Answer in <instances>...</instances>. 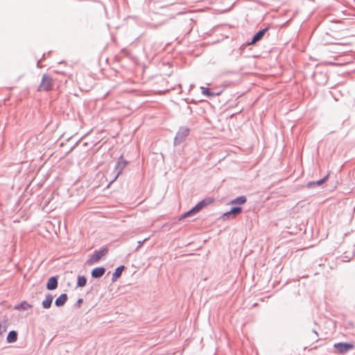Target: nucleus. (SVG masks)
I'll list each match as a JSON object with an SVG mask.
<instances>
[{"instance_id": "nucleus-7", "label": "nucleus", "mask_w": 355, "mask_h": 355, "mask_svg": "<svg viewBox=\"0 0 355 355\" xmlns=\"http://www.w3.org/2000/svg\"><path fill=\"white\" fill-rule=\"evenodd\" d=\"M268 30V28H263V29L259 31L253 36L251 42H248V44L252 45V44H254L255 43H257V42L260 41L261 40H262V38L263 37L264 35L266 34V33L267 32Z\"/></svg>"}, {"instance_id": "nucleus-27", "label": "nucleus", "mask_w": 355, "mask_h": 355, "mask_svg": "<svg viewBox=\"0 0 355 355\" xmlns=\"http://www.w3.org/2000/svg\"><path fill=\"white\" fill-rule=\"evenodd\" d=\"M83 299L80 298L77 300V302L76 303V306H77L78 307H80L81 306V304H83Z\"/></svg>"}, {"instance_id": "nucleus-15", "label": "nucleus", "mask_w": 355, "mask_h": 355, "mask_svg": "<svg viewBox=\"0 0 355 355\" xmlns=\"http://www.w3.org/2000/svg\"><path fill=\"white\" fill-rule=\"evenodd\" d=\"M53 302V295L48 293L45 296V299L42 301V304L44 309H49Z\"/></svg>"}, {"instance_id": "nucleus-25", "label": "nucleus", "mask_w": 355, "mask_h": 355, "mask_svg": "<svg viewBox=\"0 0 355 355\" xmlns=\"http://www.w3.org/2000/svg\"><path fill=\"white\" fill-rule=\"evenodd\" d=\"M6 331V327L0 322V336Z\"/></svg>"}, {"instance_id": "nucleus-14", "label": "nucleus", "mask_w": 355, "mask_h": 355, "mask_svg": "<svg viewBox=\"0 0 355 355\" xmlns=\"http://www.w3.org/2000/svg\"><path fill=\"white\" fill-rule=\"evenodd\" d=\"M68 300V296L66 293L61 294L55 301V305L56 306H62Z\"/></svg>"}, {"instance_id": "nucleus-5", "label": "nucleus", "mask_w": 355, "mask_h": 355, "mask_svg": "<svg viewBox=\"0 0 355 355\" xmlns=\"http://www.w3.org/2000/svg\"><path fill=\"white\" fill-rule=\"evenodd\" d=\"M334 347L339 354H345L354 348V345L349 343H338L334 345Z\"/></svg>"}, {"instance_id": "nucleus-10", "label": "nucleus", "mask_w": 355, "mask_h": 355, "mask_svg": "<svg viewBox=\"0 0 355 355\" xmlns=\"http://www.w3.org/2000/svg\"><path fill=\"white\" fill-rule=\"evenodd\" d=\"M212 202H213V199L211 198H205V199L202 200L201 201H200L195 206V207H196L197 210H198V211H200L202 209H203L206 206L210 205Z\"/></svg>"}, {"instance_id": "nucleus-12", "label": "nucleus", "mask_w": 355, "mask_h": 355, "mask_svg": "<svg viewBox=\"0 0 355 355\" xmlns=\"http://www.w3.org/2000/svg\"><path fill=\"white\" fill-rule=\"evenodd\" d=\"M212 202H213V199L211 198H205V199L202 200L201 201H200L195 206V207H196L197 210H198V211H200L202 209H203L206 206L210 205Z\"/></svg>"}, {"instance_id": "nucleus-22", "label": "nucleus", "mask_w": 355, "mask_h": 355, "mask_svg": "<svg viewBox=\"0 0 355 355\" xmlns=\"http://www.w3.org/2000/svg\"><path fill=\"white\" fill-rule=\"evenodd\" d=\"M87 284V279L85 276H78V281H77V286L78 287H83Z\"/></svg>"}, {"instance_id": "nucleus-1", "label": "nucleus", "mask_w": 355, "mask_h": 355, "mask_svg": "<svg viewBox=\"0 0 355 355\" xmlns=\"http://www.w3.org/2000/svg\"><path fill=\"white\" fill-rule=\"evenodd\" d=\"M190 130L187 127H180L174 138V145L178 146L183 142L189 135Z\"/></svg>"}, {"instance_id": "nucleus-26", "label": "nucleus", "mask_w": 355, "mask_h": 355, "mask_svg": "<svg viewBox=\"0 0 355 355\" xmlns=\"http://www.w3.org/2000/svg\"><path fill=\"white\" fill-rule=\"evenodd\" d=\"M147 240V239H144L143 241H138V245L136 248V250H138L139 248L141 247V245L144 244V243Z\"/></svg>"}, {"instance_id": "nucleus-17", "label": "nucleus", "mask_w": 355, "mask_h": 355, "mask_svg": "<svg viewBox=\"0 0 355 355\" xmlns=\"http://www.w3.org/2000/svg\"><path fill=\"white\" fill-rule=\"evenodd\" d=\"M329 175V174H327L323 178H322L318 181H315V182H309L307 184V187L311 188L312 187L315 186V185H318V186L322 185L328 179Z\"/></svg>"}, {"instance_id": "nucleus-2", "label": "nucleus", "mask_w": 355, "mask_h": 355, "mask_svg": "<svg viewBox=\"0 0 355 355\" xmlns=\"http://www.w3.org/2000/svg\"><path fill=\"white\" fill-rule=\"evenodd\" d=\"M53 87V79L48 74L42 76V82L38 87V91H49Z\"/></svg>"}, {"instance_id": "nucleus-19", "label": "nucleus", "mask_w": 355, "mask_h": 355, "mask_svg": "<svg viewBox=\"0 0 355 355\" xmlns=\"http://www.w3.org/2000/svg\"><path fill=\"white\" fill-rule=\"evenodd\" d=\"M247 201V198L244 196H239L233 200H231L230 204H239L242 205L244 204Z\"/></svg>"}, {"instance_id": "nucleus-8", "label": "nucleus", "mask_w": 355, "mask_h": 355, "mask_svg": "<svg viewBox=\"0 0 355 355\" xmlns=\"http://www.w3.org/2000/svg\"><path fill=\"white\" fill-rule=\"evenodd\" d=\"M58 285V277L55 276H53L49 279L46 287L48 290L53 291L57 288Z\"/></svg>"}, {"instance_id": "nucleus-28", "label": "nucleus", "mask_w": 355, "mask_h": 355, "mask_svg": "<svg viewBox=\"0 0 355 355\" xmlns=\"http://www.w3.org/2000/svg\"><path fill=\"white\" fill-rule=\"evenodd\" d=\"M190 210H191V213H192L193 215H194V214H197L198 212H199V211H198V210H197V208H196V207H195V206H194L192 209H191Z\"/></svg>"}, {"instance_id": "nucleus-29", "label": "nucleus", "mask_w": 355, "mask_h": 355, "mask_svg": "<svg viewBox=\"0 0 355 355\" xmlns=\"http://www.w3.org/2000/svg\"><path fill=\"white\" fill-rule=\"evenodd\" d=\"M40 62H41V61H40V60H39V61H37V67H40Z\"/></svg>"}, {"instance_id": "nucleus-3", "label": "nucleus", "mask_w": 355, "mask_h": 355, "mask_svg": "<svg viewBox=\"0 0 355 355\" xmlns=\"http://www.w3.org/2000/svg\"><path fill=\"white\" fill-rule=\"evenodd\" d=\"M108 252V249L106 247L101 248L100 250H95L93 255L88 259L87 263L92 265L97 263L100 259L105 256Z\"/></svg>"}, {"instance_id": "nucleus-13", "label": "nucleus", "mask_w": 355, "mask_h": 355, "mask_svg": "<svg viewBox=\"0 0 355 355\" xmlns=\"http://www.w3.org/2000/svg\"><path fill=\"white\" fill-rule=\"evenodd\" d=\"M212 202H213V199L211 198H205V199L202 200L201 201H200L195 206V207H196L197 210H198V211H200L202 209H203L206 206L210 205Z\"/></svg>"}, {"instance_id": "nucleus-16", "label": "nucleus", "mask_w": 355, "mask_h": 355, "mask_svg": "<svg viewBox=\"0 0 355 355\" xmlns=\"http://www.w3.org/2000/svg\"><path fill=\"white\" fill-rule=\"evenodd\" d=\"M124 268V266H120L115 269V271L112 274V282H115L118 278L121 277Z\"/></svg>"}, {"instance_id": "nucleus-6", "label": "nucleus", "mask_w": 355, "mask_h": 355, "mask_svg": "<svg viewBox=\"0 0 355 355\" xmlns=\"http://www.w3.org/2000/svg\"><path fill=\"white\" fill-rule=\"evenodd\" d=\"M242 211L241 207H233L229 211L224 213L222 216V218L225 220L230 218H234L236 216L240 214Z\"/></svg>"}, {"instance_id": "nucleus-23", "label": "nucleus", "mask_w": 355, "mask_h": 355, "mask_svg": "<svg viewBox=\"0 0 355 355\" xmlns=\"http://www.w3.org/2000/svg\"><path fill=\"white\" fill-rule=\"evenodd\" d=\"M201 89H202V93L204 95H206L207 96H214V93L211 92L209 89L205 88L203 87H201Z\"/></svg>"}, {"instance_id": "nucleus-11", "label": "nucleus", "mask_w": 355, "mask_h": 355, "mask_svg": "<svg viewBox=\"0 0 355 355\" xmlns=\"http://www.w3.org/2000/svg\"><path fill=\"white\" fill-rule=\"evenodd\" d=\"M212 202H213V199L211 198H205V199L202 200L201 201H200L195 206V207H196L197 210H198V211H200L202 209H203L206 206L210 205Z\"/></svg>"}, {"instance_id": "nucleus-18", "label": "nucleus", "mask_w": 355, "mask_h": 355, "mask_svg": "<svg viewBox=\"0 0 355 355\" xmlns=\"http://www.w3.org/2000/svg\"><path fill=\"white\" fill-rule=\"evenodd\" d=\"M7 342L8 343H12L15 342L17 340V331L12 330L10 331L6 338Z\"/></svg>"}, {"instance_id": "nucleus-24", "label": "nucleus", "mask_w": 355, "mask_h": 355, "mask_svg": "<svg viewBox=\"0 0 355 355\" xmlns=\"http://www.w3.org/2000/svg\"><path fill=\"white\" fill-rule=\"evenodd\" d=\"M193 214L191 213V210L185 212L184 214H182L180 218V220L184 219V218H186L187 217H189V216H193Z\"/></svg>"}, {"instance_id": "nucleus-4", "label": "nucleus", "mask_w": 355, "mask_h": 355, "mask_svg": "<svg viewBox=\"0 0 355 355\" xmlns=\"http://www.w3.org/2000/svg\"><path fill=\"white\" fill-rule=\"evenodd\" d=\"M128 162L123 159V155H121L118 159V161L114 168V172L115 173V177L112 182L116 180L119 175L122 173L124 168L126 166Z\"/></svg>"}, {"instance_id": "nucleus-30", "label": "nucleus", "mask_w": 355, "mask_h": 355, "mask_svg": "<svg viewBox=\"0 0 355 355\" xmlns=\"http://www.w3.org/2000/svg\"><path fill=\"white\" fill-rule=\"evenodd\" d=\"M313 333H314L317 336H318V333H317V331H316L315 330H313Z\"/></svg>"}, {"instance_id": "nucleus-20", "label": "nucleus", "mask_w": 355, "mask_h": 355, "mask_svg": "<svg viewBox=\"0 0 355 355\" xmlns=\"http://www.w3.org/2000/svg\"><path fill=\"white\" fill-rule=\"evenodd\" d=\"M31 306L27 303L26 302H23L19 304H17L15 306V309H17V310H22V311H26L27 309H28Z\"/></svg>"}, {"instance_id": "nucleus-21", "label": "nucleus", "mask_w": 355, "mask_h": 355, "mask_svg": "<svg viewBox=\"0 0 355 355\" xmlns=\"http://www.w3.org/2000/svg\"><path fill=\"white\" fill-rule=\"evenodd\" d=\"M331 35L329 33H325L322 37V42L324 44H336L331 39Z\"/></svg>"}, {"instance_id": "nucleus-9", "label": "nucleus", "mask_w": 355, "mask_h": 355, "mask_svg": "<svg viewBox=\"0 0 355 355\" xmlns=\"http://www.w3.org/2000/svg\"><path fill=\"white\" fill-rule=\"evenodd\" d=\"M105 272V268L104 267L95 268L92 270L91 275L93 278H100Z\"/></svg>"}, {"instance_id": "nucleus-31", "label": "nucleus", "mask_w": 355, "mask_h": 355, "mask_svg": "<svg viewBox=\"0 0 355 355\" xmlns=\"http://www.w3.org/2000/svg\"><path fill=\"white\" fill-rule=\"evenodd\" d=\"M64 62H60L59 64H63Z\"/></svg>"}]
</instances>
